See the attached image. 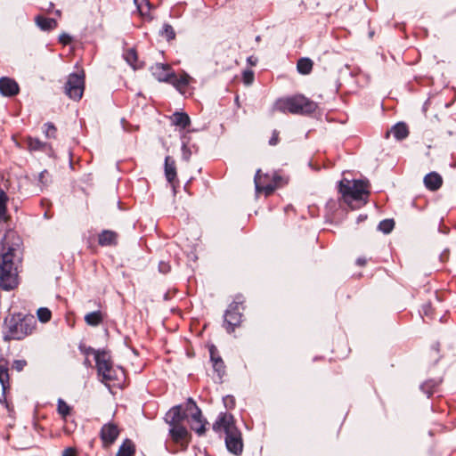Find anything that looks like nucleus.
Returning a JSON list of instances; mask_svg holds the SVG:
<instances>
[{
	"label": "nucleus",
	"instance_id": "nucleus-5",
	"mask_svg": "<svg viewBox=\"0 0 456 456\" xmlns=\"http://www.w3.org/2000/svg\"><path fill=\"white\" fill-rule=\"evenodd\" d=\"M369 182L363 180H348L343 179L339 182V192L349 206L353 208V203L358 200H364L369 195Z\"/></svg>",
	"mask_w": 456,
	"mask_h": 456
},
{
	"label": "nucleus",
	"instance_id": "nucleus-19",
	"mask_svg": "<svg viewBox=\"0 0 456 456\" xmlns=\"http://www.w3.org/2000/svg\"><path fill=\"white\" fill-rule=\"evenodd\" d=\"M0 384L2 386L3 393H5L10 387L9 383V372H8V362L1 359L0 360Z\"/></svg>",
	"mask_w": 456,
	"mask_h": 456
},
{
	"label": "nucleus",
	"instance_id": "nucleus-54",
	"mask_svg": "<svg viewBox=\"0 0 456 456\" xmlns=\"http://www.w3.org/2000/svg\"><path fill=\"white\" fill-rule=\"evenodd\" d=\"M56 14L60 16V15H61V11H60V10H57V11H56Z\"/></svg>",
	"mask_w": 456,
	"mask_h": 456
},
{
	"label": "nucleus",
	"instance_id": "nucleus-50",
	"mask_svg": "<svg viewBox=\"0 0 456 456\" xmlns=\"http://www.w3.org/2000/svg\"><path fill=\"white\" fill-rule=\"evenodd\" d=\"M247 61L249 65L251 66H255L257 62V59L254 56H249L248 59H247Z\"/></svg>",
	"mask_w": 456,
	"mask_h": 456
},
{
	"label": "nucleus",
	"instance_id": "nucleus-42",
	"mask_svg": "<svg viewBox=\"0 0 456 456\" xmlns=\"http://www.w3.org/2000/svg\"><path fill=\"white\" fill-rule=\"evenodd\" d=\"M26 365L27 362L25 360H15L12 363V368L17 371H21Z\"/></svg>",
	"mask_w": 456,
	"mask_h": 456
},
{
	"label": "nucleus",
	"instance_id": "nucleus-43",
	"mask_svg": "<svg viewBox=\"0 0 456 456\" xmlns=\"http://www.w3.org/2000/svg\"><path fill=\"white\" fill-rule=\"evenodd\" d=\"M224 406L227 408V409H232L235 405V400H234V397L232 396V395H227L224 398Z\"/></svg>",
	"mask_w": 456,
	"mask_h": 456
},
{
	"label": "nucleus",
	"instance_id": "nucleus-18",
	"mask_svg": "<svg viewBox=\"0 0 456 456\" xmlns=\"http://www.w3.org/2000/svg\"><path fill=\"white\" fill-rule=\"evenodd\" d=\"M165 175L169 183H173L176 178L175 163L169 156L165 159Z\"/></svg>",
	"mask_w": 456,
	"mask_h": 456
},
{
	"label": "nucleus",
	"instance_id": "nucleus-23",
	"mask_svg": "<svg viewBox=\"0 0 456 456\" xmlns=\"http://www.w3.org/2000/svg\"><path fill=\"white\" fill-rule=\"evenodd\" d=\"M314 62L309 58H301L297 61V69L302 75H308L313 69Z\"/></svg>",
	"mask_w": 456,
	"mask_h": 456
},
{
	"label": "nucleus",
	"instance_id": "nucleus-29",
	"mask_svg": "<svg viewBox=\"0 0 456 456\" xmlns=\"http://www.w3.org/2000/svg\"><path fill=\"white\" fill-rule=\"evenodd\" d=\"M57 411H58V413L63 419H66L67 416L69 415L71 408L64 400L60 398L58 400V403H57Z\"/></svg>",
	"mask_w": 456,
	"mask_h": 456
},
{
	"label": "nucleus",
	"instance_id": "nucleus-6",
	"mask_svg": "<svg viewBox=\"0 0 456 456\" xmlns=\"http://www.w3.org/2000/svg\"><path fill=\"white\" fill-rule=\"evenodd\" d=\"M85 89V75L79 73H71L68 77L65 85V94L72 100L78 101L82 98Z\"/></svg>",
	"mask_w": 456,
	"mask_h": 456
},
{
	"label": "nucleus",
	"instance_id": "nucleus-24",
	"mask_svg": "<svg viewBox=\"0 0 456 456\" xmlns=\"http://www.w3.org/2000/svg\"><path fill=\"white\" fill-rule=\"evenodd\" d=\"M391 133L397 140H403L409 134L408 127L404 123H397L391 129Z\"/></svg>",
	"mask_w": 456,
	"mask_h": 456
},
{
	"label": "nucleus",
	"instance_id": "nucleus-45",
	"mask_svg": "<svg viewBox=\"0 0 456 456\" xmlns=\"http://www.w3.org/2000/svg\"><path fill=\"white\" fill-rule=\"evenodd\" d=\"M72 37L67 33H61L59 37V42L66 45L71 43Z\"/></svg>",
	"mask_w": 456,
	"mask_h": 456
},
{
	"label": "nucleus",
	"instance_id": "nucleus-27",
	"mask_svg": "<svg viewBox=\"0 0 456 456\" xmlns=\"http://www.w3.org/2000/svg\"><path fill=\"white\" fill-rule=\"evenodd\" d=\"M28 147L29 151H45L48 144L41 142L37 138H28Z\"/></svg>",
	"mask_w": 456,
	"mask_h": 456
},
{
	"label": "nucleus",
	"instance_id": "nucleus-10",
	"mask_svg": "<svg viewBox=\"0 0 456 456\" xmlns=\"http://www.w3.org/2000/svg\"><path fill=\"white\" fill-rule=\"evenodd\" d=\"M151 72L159 82H165L168 84L174 74V70L171 66L164 63H156L152 65L151 67Z\"/></svg>",
	"mask_w": 456,
	"mask_h": 456
},
{
	"label": "nucleus",
	"instance_id": "nucleus-12",
	"mask_svg": "<svg viewBox=\"0 0 456 456\" xmlns=\"http://www.w3.org/2000/svg\"><path fill=\"white\" fill-rule=\"evenodd\" d=\"M20 87L18 83L10 77H3L0 78V94L5 97H12L19 94Z\"/></svg>",
	"mask_w": 456,
	"mask_h": 456
},
{
	"label": "nucleus",
	"instance_id": "nucleus-28",
	"mask_svg": "<svg viewBox=\"0 0 456 456\" xmlns=\"http://www.w3.org/2000/svg\"><path fill=\"white\" fill-rule=\"evenodd\" d=\"M139 13L142 16H146L149 14L151 10V5L149 0H134Z\"/></svg>",
	"mask_w": 456,
	"mask_h": 456
},
{
	"label": "nucleus",
	"instance_id": "nucleus-47",
	"mask_svg": "<svg viewBox=\"0 0 456 456\" xmlns=\"http://www.w3.org/2000/svg\"><path fill=\"white\" fill-rule=\"evenodd\" d=\"M159 270L162 273H167L170 271V265L167 263L160 262L159 265Z\"/></svg>",
	"mask_w": 456,
	"mask_h": 456
},
{
	"label": "nucleus",
	"instance_id": "nucleus-46",
	"mask_svg": "<svg viewBox=\"0 0 456 456\" xmlns=\"http://www.w3.org/2000/svg\"><path fill=\"white\" fill-rule=\"evenodd\" d=\"M182 153H183V159L184 160L187 161L190 159L191 152L185 143H183L182 146Z\"/></svg>",
	"mask_w": 456,
	"mask_h": 456
},
{
	"label": "nucleus",
	"instance_id": "nucleus-49",
	"mask_svg": "<svg viewBox=\"0 0 456 456\" xmlns=\"http://www.w3.org/2000/svg\"><path fill=\"white\" fill-rule=\"evenodd\" d=\"M61 456H76V450L71 447L66 448Z\"/></svg>",
	"mask_w": 456,
	"mask_h": 456
},
{
	"label": "nucleus",
	"instance_id": "nucleus-39",
	"mask_svg": "<svg viewBox=\"0 0 456 456\" xmlns=\"http://www.w3.org/2000/svg\"><path fill=\"white\" fill-rule=\"evenodd\" d=\"M45 130L44 131V133H45V136L47 138H54L56 135L55 126L49 123L45 124Z\"/></svg>",
	"mask_w": 456,
	"mask_h": 456
},
{
	"label": "nucleus",
	"instance_id": "nucleus-53",
	"mask_svg": "<svg viewBox=\"0 0 456 456\" xmlns=\"http://www.w3.org/2000/svg\"><path fill=\"white\" fill-rule=\"evenodd\" d=\"M428 384H429L428 382V383L423 384V385H422V387H422V389H424V388H425Z\"/></svg>",
	"mask_w": 456,
	"mask_h": 456
},
{
	"label": "nucleus",
	"instance_id": "nucleus-14",
	"mask_svg": "<svg viewBox=\"0 0 456 456\" xmlns=\"http://www.w3.org/2000/svg\"><path fill=\"white\" fill-rule=\"evenodd\" d=\"M94 359L96 362V367L99 376H102L103 373H105L109 369L112 367L110 357L108 354V353L104 351H96L94 354Z\"/></svg>",
	"mask_w": 456,
	"mask_h": 456
},
{
	"label": "nucleus",
	"instance_id": "nucleus-51",
	"mask_svg": "<svg viewBox=\"0 0 456 456\" xmlns=\"http://www.w3.org/2000/svg\"><path fill=\"white\" fill-rule=\"evenodd\" d=\"M356 262L359 265H364L366 263V260L364 258H358Z\"/></svg>",
	"mask_w": 456,
	"mask_h": 456
},
{
	"label": "nucleus",
	"instance_id": "nucleus-38",
	"mask_svg": "<svg viewBox=\"0 0 456 456\" xmlns=\"http://www.w3.org/2000/svg\"><path fill=\"white\" fill-rule=\"evenodd\" d=\"M51 181L50 174L47 170L42 171L38 175V182L42 186L47 185Z\"/></svg>",
	"mask_w": 456,
	"mask_h": 456
},
{
	"label": "nucleus",
	"instance_id": "nucleus-7",
	"mask_svg": "<svg viewBox=\"0 0 456 456\" xmlns=\"http://www.w3.org/2000/svg\"><path fill=\"white\" fill-rule=\"evenodd\" d=\"M255 185L257 191H264L265 195H270L275 188L281 183L282 178L277 174H273L272 182L269 181V175H263L261 170L258 169L255 175Z\"/></svg>",
	"mask_w": 456,
	"mask_h": 456
},
{
	"label": "nucleus",
	"instance_id": "nucleus-4",
	"mask_svg": "<svg viewBox=\"0 0 456 456\" xmlns=\"http://www.w3.org/2000/svg\"><path fill=\"white\" fill-rule=\"evenodd\" d=\"M316 108L317 105L314 102L300 94L279 99L273 105L274 110L288 111L292 114H309L314 112Z\"/></svg>",
	"mask_w": 456,
	"mask_h": 456
},
{
	"label": "nucleus",
	"instance_id": "nucleus-26",
	"mask_svg": "<svg viewBox=\"0 0 456 456\" xmlns=\"http://www.w3.org/2000/svg\"><path fill=\"white\" fill-rule=\"evenodd\" d=\"M85 322L90 326H97L102 322V315L100 311L88 313L85 316Z\"/></svg>",
	"mask_w": 456,
	"mask_h": 456
},
{
	"label": "nucleus",
	"instance_id": "nucleus-22",
	"mask_svg": "<svg viewBox=\"0 0 456 456\" xmlns=\"http://www.w3.org/2000/svg\"><path fill=\"white\" fill-rule=\"evenodd\" d=\"M172 122L175 126L184 129L190 125V118L184 112H175L172 117Z\"/></svg>",
	"mask_w": 456,
	"mask_h": 456
},
{
	"label": "nucleus",
	"instance_id": "nucleus-40",
	"mask_svg": "<svg viewBox=\"0 0 456 456\" xmlns=\"http://www.w3.org/2000/svg\"><path fill=\"white\" fill-rule=\"evenodd\" d=\"M196 410H200V408L197 406L196 403L191 398H189L185 405V411L191 413Z\"/></svg>",
	"mask_w": 456,
	"mask_h": 456
},
{
	"label": "nucleus",
	"instance_id": "nucleus-25",
	"mask_svg": "<svg viewBox=\"0 0 456 456\" xmlns=\"http://www.w3.org/2000/svg\"><path fill=\"white\" fill-rule=\"evenodd\" d=\"M134 445L133 442L126 439L120 445L116 456H134Z\"/></svg>",
	"mask_w": 456,
	"mask_h": 456
},
{
	"label": "nucleus",
	"instance_id": "nucleus-16",
	"mask_svg": "<svg viewBox=\"0 0 456 456\" xmlns=\"http://www.w3.org/2000/svg\"><path fill=\"white\" fill-rule=\"evenodd\" d=\"M191 80V77L186 72H183L179 77L174 72L169 84L175 86L179 92L183 93Z\"/></svg>",
	"mask_w": 456,
	"mask_h": 456
},
{
	"label": "nucleus",
	"instance_id": "nucleus-35",
	"mask_svg": "<svg viewBox=\"0 0 456 456\" xmlns=\"http://www.w3.org/2000/svg\"><path fill=\"white\" fill-rule=\"evenodd\" d=\"M124 57H125V60L126 61L134 67V63L136 62L137 61V54H136V52L134 49H129L127 50L125 54H124Z\"/></svg>",
	"mask_w": 456,
	"mask_h": 456
},
{
	"label": "nucleus",
	"instance_id": "nucleus-1",
	"mask_svg": "<svg viewBox=\"0 0 456 456\" xmlns=\"http://www.w3.org/2000/svg\"><path fill=\"white\" fill-rule=\"evenodd\" d=\"M213 430L216 432L224 431L225 433V445L230 452L235 455H240L242 452L243 442L241 433L235 426L232 414L226 412L220 413L213 424Z\"/></svg>",
	"mask_w": 456,
	"mask_h": 456
},
{
	"label": "nucleus",
	"instance_id": "nucleus-2",
	"mask_svg": "<svg viewBox=\"0 0 456 456\" xmlns=\"http://www.w3.org/2000/svg\"><path fill=\"white\" fill-rule=\"evenodd\" d=\"M37 321L31 314L22 316L20 314H13L4 320V339L20 340L30 335L35 330Z\"/></svg>",
	"mask_w": 456,
	"mask_h": 456
},
{
	"label": "nucleus",
	"instance_id": "nucleus-34",
	"mask_svg": "<svg viewBox=\"0 0 456 456\" xmlns=\"http://www.w3.org/2000/svg\"><path fill=\"white\" fill-rule=\"evenodd\" d=\"M37 314L39 321L42 322H49L52 316L51 311L46 307L39 308Z\"/></svg>",
	"mask_w": 456,
	"mask_h": 456
},
{
	"label": "nucleus",
	"instance_id": "nucleus-9",
	"mask_svg": "<svg viewBox=\"0 0 456 456\" xmlns=\"http://www.w3.org/2000/svg\"><path fill=\"white\" fill-rule=\"evenodd\" d=\"M169 427V436L173 442L180 444L183 447L186 448L191 438V435L187 428L183 424Z\"/></svg>",
	"mask_w": 456,
	"mask_h": 456
},
{
	"label": "nucleus",
	"instance_id": "nucleus-11",
	"mask_svg": "<svg viewBox=\"0 0 456 456\" xmlns=\"http://www.w3.org/2000/svg\"><path fill=\"white\" fill-rule=\"evenodd\" d=\"M119 435V429L118 426L112 422H109L102 426L100 437L104 446L112 444Z\"/></svg>",
	"mask_w": 456,
	"mask_h": 456
},
{
	"label": "nucleus",
	"instance_id": "nucleus-17",
	"mask_svg": "<svg viewBox=\"0 0 456 456\" xmlns=\"http://www.w3.org/2000/svg\"><path fill=\"white\" fill-rule=\"evenodd\" d=\"M35 22L40 29L44 31H50L57 28L58 22L53 18H46L42 15H37L35 18Z\"/></svg>",
	"mask_w": 456,
	"mask_h": 456
},
{
	"label": "nucleus",
	"instance_id": "nucleus-15",
	"mask_svg": "<svg viewBox=\"0 0 456 456\" xmlns=\"http://www.w3.org/2000/svg\"><path fill=\"white\" fill-rule=\"evenodd\" d=\"M424 184L429 191H437L443 184L442 176L436 172H430L424 177Z\"/></svg>",
	"mask_w": 456,
	"mask_h": 456
},
{
	"label": "nucleus",
	"instance_id": "nucleus-48",
	"mask_svg": "<svg viewBox=\"0 0 456 456\" xmlns=\"http://www.w3.org/2000/svg\"><path fill=\"white\" fill-rule=\"evenodd\" d=\"M279 133L277 131H273V135L269 141V144L270 145H276L278 143V141H279Z\"/></svg>",
	"mask_w": 456,
	"mask_h": 456
},
{
	"label": "nucleus",
	"instance_id": "nucleus-44",
	"mask_svg": "<svg viewBox=\"0 0 456 456\" xmlns=\"http://www.w3.org/2000/svg\"><path fill=\"white\" fill-rule=\"evenodd\" d=\"M190 417L191 419V422H199L200 423V420L203 419L200 409L196 410L195 411L190 413Z\"/></svg>",
	"mask_w": 456,
	"mask_h": 456
},
{
	"label": "nucleus",
	"instance_id": "nucleus-36",
	"mask_svg": "<svg viewBox=\"0 0 456 456\" xmlns=\"http://www.w3.org/2000/svg\"><path fill=\"white\" fill-rule=\"evenodd\" d=\"M242 80L246 86H249L254 81V72L250 69L244 70L242 73Z\"/></svg>",
	"mask_w": 456,
	"mask_h": 456
},
{
	"label": "nucleus",
	"instance_id": "nucleus-37",
	"mask_svg": "<svg viewBox=\"0 0 456 456\" xmlns=\"http://www.w3.org/2000/svg\"><path fill=\"white\" fill-rule=\"evenodd\" d=\"M213 368H214L215 371L217 373L218 377L220 379H222V377L225 373V366H224V361L216 362L213 364Z\"/></svg>",
	"mask_w": 456,
	"mask_h": 456
},
{
	"label": "nucleus",
	"instance_id": "nucleus-3",
	"mask_svg": "<svg viewBox=\"0 0 456 456\" xmlns=\"http://www.w3.org/2000/svg\"><path fill=\"white\" fill-rule=\"evenodd\" d=\"M15 260V249L9 248L0 257V286L4 290H11L17 284V265Z\"/></svg>",
	"mask_w": 456,
	"mask_h": 456
},
{
	"label": "nucleus",
	"instance_id": "nucleus-30",
	"mask_svg": "<svg viewBox=\"0 0 456 456\" xmlns=\"http://www.w3.org/2000/svg\"><path fill=\"white\" fill-rule=\"evenodd\" d=\"M118 372H120L122 374V370H117L112 366L110 369H109L105 373H103L101 376L102 377V381L118 380Z\"/></svg>",
	"mask_w": 456,
	"mask_h": 456
},
{
	"label": "nucleus",
	"instance_id": "nucleus-32",
	"mask_svg": "<svg viewBox=\"0 0 456 456\" xmlns=\"http://www.w3.org/2000/svg\"><path fill=\"white\" fill-rule=\"evenodd\" d=\"M159 34L160 36L165 37L168 41L173 40L175 37V32L173 27L169 24H164Z\"/></svg>",
	"mask_w": 456,
	"mask_h": 456
},
{
	"label": "nucleus",
	"instance_id": "nucleus-21",
	"mask_svg": "<svg viewBox=\"0 0 456 456\" xmlns=\"http://www.w3.org/2000/svg\"><path fill=\"white\" fill-rule=\"evenodd\" d=\"M117 235L114 232L105 230L99 234L98 242L101 246H110L116 243Z\"/></svg>",
	"mask_w": 456,
	"mask_h": 456
},
{
	"label": "nucleus",
	"instance_id": "nucleus-41",
	"mask_svg": "<svg viewBox=\"0 0 456 456\" xmlns=\"http://www.w3.org/2000/svg\"><path fill=\"white\" fill-rule=\"evenodd\" d=\"M211 362L214 364L216 362L223 361L220 356L216 354V348L215 346H211L209 348Z\"/></svg>",
	"mask_w": 456,
	"mask_h": 456
},
{
	"label": "nucleus",
	"instance_id": "nucleus-31",
	"mask_svg": "<svg viewBox=\"0 0 456 456\" xmlns=\"http://www.w3.org/2000/svg\"><path fill=\"white\" fill-rule=\"evenodd\" d=\"M394 226H395V222L393 219H385V220H382L379 224V230L381 231L382 232L387 234L392 232V230L394 229Z\"/></svg>",
	"mask_w": 456,
	"mask_h": 456
},
{
	"label": "nucleus",
	"instance_id": "nucleus-8",
	"mask_svg": "<svg viewBox=\"0 0 456 456\" xmlns=\"http://www.w3.org/2000/svg\"><path fill=\"white\" fill-rule=\"evenodd\" d=\"M243 309L242 305L238 302L232 303L224 314V325L226 330L231 333L234 328L241 322L240 310Z\"/></svg>",
	"mask_w": 456,
	"mask_h": 456
},
{
	"label": "nucleus",
	"instance_id": "nucleus-33",
	"mask_svg": "<svg viewBox=\"0 0 456 456\" xmlns=\"http://www.w3.org/2000/svg\"><path fill=\"white\" fill-rule=\"evenodd\" d=\"M207 421L203 419L200 420L199 422H191V428L194 430L199 436H202L205 431V426Z\"/></svg>",
	"mask_w": 456,
	"mask_h": 456
},
{
	"label": "nucleus",
	"instance_id": "nucleus-13",
	"mask_svg": "<svg viewBox=\"0 0 456 456\" xmlns=\"http://www.w3.org/2000/svg\"><path fill=\"white\" fill-rule=\"evenodd\" d=\"M187 417L186 413L183 411L181 405H176L171 408L166 414L165 421L169 426L182 424Z\"/></svg>",
	"mask_w": 456,
	"mask_h": 456
},
{
	"label": "nucleus",
	"instance_id": "nucleus-52",
	"mask_svg": "<svg viewBox=\"0 0 456 456\" xmlns=\"http://www.w3.org/2000/svg\"><path fill=\"white\" fill-rule=\"evenodd\" d=\"M366 217H367L366 216H362V215H361V216L358 217V222L365 220V219H366Z\"/></svg>",
	"mask_w": 456,
	"mask_h": 456
},
{
	"label": "nucleus",
	"instance_id": "nucleus-20",
	"mask_svg": "<svg viewBox=\"0 0 456 456\" xmlns=\"http://www.w3.org/2000/svg\"><path fill=\"white\" fill-rule=\"evenodd\" d=\"M9 198L4 190L0 189V223H7L10 216L7 214Z\"/></svg>",
	"mask_w": 456,
	"mask_h": 456
}]
</instances>
